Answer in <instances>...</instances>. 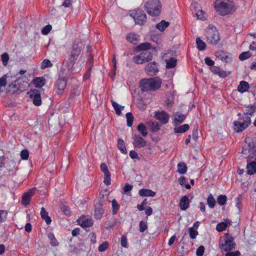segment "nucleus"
I'll return each mask as SVG.
<instances>
[{"label":"nucleus","mask_w":256,"mask_h":256,"mask_svg":"<svg viewBox=\"0 0 256 256\" xmlns=\"http://www.w3.org/2000/svg\"><path fill=\"white\" fill-rule=\"evenodd\" d=\"M215 56L220 60L222 62L226 63H230L232 61L230 53L222 50H218L215 52Z\"/></svg>","instance_id":"obj_11"},{"label":"nucleus","mask_w":256,"mask_h":256,"mask_svg":"<svg viewBox=\"0 0 256 256\" xmlns=\"http://www.w3.org/2000/svg\"><path fill=\"white\" fill-rule=\"evenodd\" d=\"M247 172L250 175L256 173V162L251 160L250 157L247 160Z\"/></svg>","instance_id":"obj_19"},{"label":"nucleus","mask_w":256,"mask_h":256,"mask_svg":"<svg viewBox=\"0 0 256 256\" xmlns=\"http://www.w3.org/2000/svg\"><path fill=\"white\" fill-rule=\"evenodd\" d=\"M256 112V106L255 104L248 105L246 106L244 114L246 116H252Z\"/></svg>","instance_id":"obj_26"},{"label":"nucleus","mask_w":256,"mask_h":256,"mask_svg":"<svg viewBox=\"0 0 256 256\" xmlns=\"http://www.w3.org/2000/svg\"><path fill=\"white\" fill-rule=\"evenodd\" d=\"M174 118L173 120V124L174 126H177L182 123L186 118L185 114H180L178 112L174 114Z\"/></svg>","instance_id":"obj_23"},{"label":"nucleus","mask_w":256,"mask_h":256,"mask_svg":"<svg viewBox=\"0 0 256 256\" xmlns=\"http://www.w3.org/2000/svg\"><path fill=\"white\" fill-rule=\"evenodd\" d=\"M134 146L138 148H144L146 146V141L140 136L134 134L132 136Z\"/></svg>","instance_id":"obj_13"},{"label":"nucleus","mask_w":256,"mask_h":256,"mask_svg":"<svg viewBox=\"0 0 256 256\" xmlns=\"http://www.w3.org/2000/svg\"><path fill=\"white\" fill-rule=\"evenodd\" d=\"M82 44L79 40H75L73 42L72 50L67 62V68L69 70H72L76 60H77L81 52V46Z\"/></svg>","instance_id":"obj_2"},{"label":"nucleus","mask_w":256,"mask_h":256,"mask_svg":"<svg viewBox=\"0 0 256 256\" xmlns=\"http://www.w3.org/2000/svg\"><path fill=\"white\" fill-rule=\"evenodd\" d=\"M10 86L14 88L16 91L24 92L28 86V82L24 80V78H18Z\"/></svg>","instance_id":"obj_8"},{"label":"nucleus","mask_w":256,"mask_h":256,"mask_svg":"<svg viewBox=\"0 0 256 256\" xmlns=\"http://www.w3.org/2000/svg\"><path fill=\"white\" fill-rule=\"evenodd\" d=\"M192 139L196 142L198 138V125L197 124L194 126L192 133Z\"/></svg>","instance_id":"obj_49"},{"label":"nucleus","mask_w":256,"mask_h":256,"mask_svg":"<svg viewBox=\"0 0 256 256\" xmlns=\"http://www.w3.org/2000/svg\"><path fill=\"white\" fill-rule=\"evenodd\" d=\"M104 210L102 208V205L100 203L96 204L95 206V210L94 216L97 220H100L104 214Z\"/></svg>","instance_id":"obj_21"},{"label":"nucleus","mask_w":256,"mask_h":256,"mask_svg":"<svg viewBox=\"0 0 256 256\" xmlns=\"http://www.w3.org/2000/svg\"><path fill=\"white\" fill-rule=\"evenodd\" d=\"M112 214L114 215L117 214L120 208V205L118 203L117 201L114 199L112 201Z\"/></svg>","instance_id":"obj_40"},{"label":"nucleus","mask_w":256,"mask_h":256,"mask_svg":"<svg viewBox=\"0 0 256 256\" xmlns=\"http://www.w3.org/2000/svg\"><path fill=\"white\" fill-rule=\"evenodd\" d=\"M252 147H250V145L248 144L247 146H245L242 152V153L244 154H247L252 150Z\"/></svg>","instance_id":"obj_62"},{"label":"nucleus","mask_w":256,"mask_h":256,"mask_svg":"<svg viewBox=\"0 0 256 256\" xmlns=\"http://www.w3.org/2000/svg\"><path fill=\"white\" fill-rule=\"evenodd\" d=\"M210 70L212 73L222 78L226 77L230 74V72L224 70L222 68L218 66H212L210 68Z\"/></svg>","instance_id":"obj_18"},{"label":"nucleus","mask_w":256,"mask_h":256,"mask_svg":"<svg viewBox=\"0 0 256 256\" xmlns=\"http://www.w3.org/2000/svg\"><path fill=\"white\" fill-rule=\"evenodd\" d=\"M162 84V80L158 77L144 78L140 80V86L142 91H155L158 90Z\"/></svg>","instance_id":"obj_1"},{"label":"nucleus","mask_w":256,"mask_h":256,"mask_svg":"<svg viewBox=\"0 0 256 256\" xmlns=\"http://www.w3.org/2000/svg\"><path fill=\"white\" fill-rule=\"evenodd\" d=\"M126 118L127 122V126L131 127L134 121V116L132 112H128L126 114Z\"/></svg>","instance_id":"obj_45"},{"label":"nucleus","mask_w":256,"mask_h":256,"mask_svg":"<svg viewBox=\"0 0 256 256\" xmlns=\"http://www.w3.org/2000/svg\"><path fill=\"white\" fill-rule=\"evenodd\" d=\"M100 170L104 174H106V173H108V172H109V170H108V166H107V165L105 164V163H102L101 164L100 166Z\"/></svg>","instance_id":"obj_63"},{"label":"nucleus","mask_w":256,"mask_h":256,"mask_svg":"<svg viewBox=\"0 0 256 256\" xmlns=\"http://www.w3.org/2000/svg\"><path fill=\"white\" fill-rule=\"evenodd\" d=\"M140 54L135 56L133 57V61L136 64H142L144 63V61H143Z\"/></svg>","instance_id":"obj_53"},{"label":"nucleus","mask_w":256,"mask_h":256,"mask_svg":"<svg viewBox=\"0 0 256 256\" xmlns=\"http://www.w3.org/2000/svg\"><path fill=\"white\" fill-rule=\"evenodd\" d=\"M206 36L207 42L212 45L217 44L220 40L218 32L216 27L211 25L206 30Z\"/></svg>","instance_id":"obj_5"},{"label":"nucleus","mask_w":256,"mask_h":256,"mask_svg":"<svg viewBox=\"0 0 256 256\" xmlns=\"http://www.w3.org/2000/svg\"><path fill=\"white\" fill-rule=\"evenodd\" d=\"M104 182L107 186H109L111 184L110 174L108 172L104 174Z\"/></svg>","instance_id":"obj_58"},{"label":"nucleus","mask_w":256,"mask_h":256,"mask_svg":"<svg viewBox=\"0 0 256 256\" xmlns=\"http://www.w3.org/2000/svg\"><path fill=\"white\" fill-rule=\"evenodd\" d=\"M48 239L50 240V244L52 246H58V242L53 234L50 233L48 235Z\"/></svg>","instance_id":"obj_46"},{"label":"nucleus","mask_w":256,"mask_h":256,"mask_svg":"<svg viewBox=\"0 0 256 256\" xmlns=\"http://www.w3.org/2000/svg\"><path fill=\"white\" fill-rule=\"evenodd\" d=\"M252 56V54L250 51L244 52L241 53L239 56V59L240 60H246Z\"/></svg>","instance_id":"obj_47"},{"label":"nucleus","mask_w":256,"mask_h":256,"mask_svg":"<svg viewBox=\"0 0 256 256\" xmlns=\"http://www.w3.org/2000/svg\"><path fill=\"white\" fill-rule=\"evenodd\" d=\"M137 130L140 133L142 136H146L148 134L146 126L143 124H140L137 126Z\"/></svg>","instance_id":"obj_37"},{"label":"nucleus","mask_w":256,"mask_h":256,"mask_svg":"<svg viewBox=\"0 0 256 256\" xmlns=\"http://www.w3.org/2000/svg\"><path fill=\"white\" fill-rule=\"evenodd\" d=\"M52 66V64L50 60L44 59L41 63L40 68L44 70L46 68H51Z\"/></svg>","instance_id":"obj_42"},{"label":"nucleus","mask_w":256,"mask_h":256,"mask_svg":"<svg viewBox=\"0 0 256 256\" xmlns=\"http://www.w3.org/2000/svg\"><path fill=\"white\" fill-rule=\"evenodd\" d=\"M117 146L118 149L122 153L124 154H127L125 143L121 138H119L118 140Z\"/></svg>","instance_id":"obj_31"},{"label":"nucleus","mask_w":256,"mask_h":256,"mask_svg":"<svg viewBox=\"0 0 256 256\" xmlns=\"http://www.w3.org/2000/svg\"><path fill=\"white\" fill-rule=\"evenodd\" d=\"M178 206L182 210H187L190 206V200L188 196H182L180 199Z\"/></svg>","instance_id":"obj_20"},{"label":"nucleus","mask_w":256,"mask_h":256,"mask_svg":"<svg viewBox=\"0 0 256 256\" xmlns=\"http://www.w3.org/2000/svg\"><path fill=\"white\" fill-rule=\"evenodd\" d=\"M178 182L181 186H184L187 189L191 188L190 186L188 184V180L184 176H180L178 179Z\"/></svg>","instance_id":"obj_44"},{"label":"nucleus","mask_w":256,"mask_h":256,"mask_svg":"<svg viewBox=\"0 0 256 256\" xmlns=\"http://www.w3.org/2000/svg\"><path fill=\"white\" fill-rule=\"evenodd\" d=\"M154 117L164 124H167L170 118L168 114L164 110L156 112Z\"/></svg>","instance_id":"obj_17"},{"label":"nucleus","mask_w":256,"mask_h":256,"mask_svg":"<svg viewBox=\"0 0 256 256\" xmlns=\"http://www.w3.org/2000/svg\"><path fill=\"white\" fill-rule=\"evenodd\" d=\"M30 97L32 99L33 104L36 106H40L42 104L40 93L39 90H31L28 92Z\"/></svg>","instance_id":"obj_12"},{"label":"nucleus","mask_w":256,"mask_h":256,"mask_svg":"<svg viewBox=\"0 0 256 256\" xmlns=\"http://www.w3.org/2000/svg\"><path fill=\"white\" fill-rule=\"evenodd\" d=\"M196 44L198 49L200 51L204 50L206 48V44L200 38H196Z\"/></svg>","instance_id":"obj_36"},{"label":"nucleus","mask_w":256,"mask_h":256,"mask_svg":"<svg viewBox=\"0 0 256 256\" xmlns=\"http://www.w3.org/2000/svg\"><path fill=\"white\" fill-rule=\"evenodd\" d=\"M36 192V188H32L29 190L27 192H24L22 198V204L26 206H28L31 200Z\"/></svg>","instance_id":"obj_14"},{"label":"nucleus","mask_w":256,"mask_h":256,"mask_svg":"<svg viewBox=\"0 0 256 256\" xmlns=\"http://www.w3.org/2000/svg\"><path fill=\"white\" fill-rule=\"evenodd\" d=\"M144 70L150 76H156L159 72L158 64L155 62H150L146 66Z\"/></svg>","instance_id":"obj_10"},{"label":"nucleus","mask_w":256,"mask_h":256,"mask_svg":"<svg viewBox=\"0 0 256 256\" xmlns=\"http://www.w3.org/2000/svg\"><path fill=\"white\" fill-rule=\"evenodd\" d=\"M121 246L124 248H127L128 247V243L127 238L126 236L122 235L121 237L120 240Z\"/></svg>","instance_id":"obj_59"},{"label":"nucleus","mask_w":256,"mask_h":256,"mask_svg":"<svg viewBox=\"0 0 256 256\" xmlns=\"http://www.w3.org/2000/svg\"><path fill=\"white\" fill-rule=\"evenodd\" d=\"M126 38L128 41L134 44H136L140 40V36L133 32L127 34Z\"/></svg>","instance_id":"obj_22"},{"label":"nucleus","mask_w":256,"mask_h":256,"mask_svg":"<svg viewBox=\"0 0 256 256\" xmlns=\"http://www.w3.org/2000/svg\"><path fill=\"white\" fill-rule=\"evenodd\" d=\"M40 216L42 218L45 220L46 224H49L52 222L51 218L48 216V212H46L44 208L42 207L40 210Z\"/></svg>","instance_id":"obj_30"},{"label":"nucleus","mask_w":256,"mask_h":256,"mask_svg":"<svg viewBox=\"0 0 256 256\" xmlns=\"http://www.w3.org/2000/svg\"><path fill=\"white\" fill-rule=\"evenodd\" d=\"M251 124L250 118L247 116L244 122H240L238 121L234 122V129L237 132H240L246 129Z\"/></svg>","instance_id":"obj_9"},{"label":"nucleus","mask_w":256,"mask_h":256,"mask_svg":"<svg viewBox=\"0 0 256 256\" xmlns=\"http://www.w3.org/2000/svg\"><path fill=\"white\" fill-rule=\"evenodd\" d=\"M138 194L142 196L154 197L156 196V192L150 189L142 188L139 190Z\"/></svg>","instance_id":"obj_24"},{"label":"nucleus","mask_w":256,"mask_h":256,"mask_svg":"<svg viewBox=\"0 0 256 256\" xmlns=\"http://www.w3.org/2000/svg\"><path fill=\"white\" fill-rule=\"evenodd\" d=\"M6 85V75H4L0 78V92L2 91V87H4Z\"/></svg>","instance_id":"obj_55"},{"label":"nucleus","mask_w":256,"mask_h":256,"mask_svg":"<svg viewBox=\"0 0 256 256\" xmlns=\"http://www.w3.org/2000/svg\"><path fill=\"white\" fill-rule=\"evenodd\" d=\"M204 252V247L203 246H200L196 250L197 256H203Z\"/></svg>","instance_id":"obj_61"},{"label":"nucleus","mask_w":256,"mask_h":256,"mask_svg":"<svg viewBox=\"0 0 256 256\" xmlns=\"http://www.w3.org/2000/svg\"><path fill=\"white\" fill-rule=\"evenodd\" d=\"M227 224L223 222L218 223L216 226V230L218 232H222L226 229Z\"/></svg>","instance_id":"obj_52"},{"label":"nucleus","mask_w":256,"mask_h":256,"mask_svg":"<svg viewBox=\"0 0 256 256\" xmlns=\"http://www.w3.org/2000/svg\"><path fill=\"white\" fill-rule=\"evenodd\" d=\"M214 4L216 12L221 16H226L232 11L233 6L229 3L228 0H216Z\"/></svg>","instance_id":"obj_4"},{"label":"nucleus","mask_w":256,"mask_h":256,"mask_svg":"<svg viewBox=\"0 0 256 256\" xmlns=\"http://www.w3.org/2000/svg\"><path fill=\"white\" fill-rule=\"evenodd\" d=\"M190 126L188 124H184L178 127L174 128V132L176 134L184 133L188 130Z\"/></svg>","instance_id":"obj_29"},{"label":"nucleus","mask_w":256,"mask_h":256,"mask_svg":"<svg viewBox=\"0 0 256 256\" xmlns=\"http://www.w3.org/2000/svg\"><path fill=\"white\" fill-rule=\"evenodd\" d=\"M77 222L80 226L86 230V228L91 227L94 224L92 218H88L85 216H81L78 219Z\"/></svg>","instance_id":"obj_15"},{"label":"nucleus","mask_w":256,"mask_h":256,"mask_svg":"<svg viewBox=\"0 0 256 256\" xmlns=\"http://www.w3.org/2000/svg\"><path fill=\"white\" fill-rule=\"evenodd\" d=\"M8 212L6 210H0V224L4 222L7 218Z\"/></svg>","instance_id":"obj_57"},{"label":"nucleus","mask_w":256,"mask_h":256,"mask_svg":"<svg viewBox=\"0 0 256 256\" xmlns=\"http://www.w3.org/2000/svg\"><path fill=\"white\" fill-rule=\"evenodd\" d=\"M188 232L190 236L192 239L196 238L198 234V232L197 230H194V228H188Z\"/></svg>","instance_id":"obj_48"},{"label":"nucleus","mask_w":256,"mask_h":256,"mask_svg":"<svg viewBox=\"0 0 256 256\" xmlns=\"http://www.w3.org/2000/svg\"><path fill=\"white\" fill-rule=\"evenodd\" d=\"M249 88V84L248 82L246 81H241L238 87V90L239 92L243 93L247 91Z\"/></svg>","instance_id":"obj_28"},{"label":"nucleus","mask_w":256,"mask_h":256,"mask_svg":"<svg viewBox=\"0 0 256 256\" xmlns=\"http://www.w3.org/2000/svg\"><path fill=\"white\" fill-rule=\"evenodd\" d=\"M20 156L22 160H27L29 156V152L27 150H23L20 152Z\"/></svg>","instance_id":"obj_60"},{"label":"nucleus","mask_w":256,"mask_h":256,"mask_svg":"<svg viewBox=\"0 0 256 256\" xmlns=\"http://www.w3.org/2000/svg\"><path fill=\"white\" fill-rule=\"evenodd\" d=\"M109 244L108 242H104L100 244L98 248V250L100 252L106 251L108 247Z\"/></svg>","instance_id":"obj_50"},{"label":"nucleus","mask_w":256,"mask_h":256,"mask_svg":"<svg viewBox=\"0 0 256 256\" xmlns=\"http://www.w3.org/2000/svg\"><path fill=\"white\" fill-rule=\"evenodd\" d=\"M235 243L233 237L228 233L224 234L222 240L219 243V246L221 250L225 252H229L234 247Z\"/></svg>","instance_id":"obj_6"},{"label":"nucleus","mask_w":256,"mask_h":256,"mask_svg":"<svg viewBox=\"0 0 256 256\" xmlns=\"http://www.w3.org/2000/svg\"><path fill=\"white\" fill-rule=\"evenodd\" d=\"M148 228L146 222L140 221L139 224V231L140 232H144Z\"/></svg>","instance_id":"obj_54"},{"label":"nucleus","mask_w":256,"mask_h":256,"mask_svg":"<svg viewBox=\"0 0 256 256\" xmlns=\"http://www.w3.org/2000/svg\"><path fill=\"white\" fill-rule=\"evenodd\" d=\"M204 62L208 66L212 67L214 66V62L209 57H206L204 58Z\"/></svg>","instance_id":"obj_64"},{"label":"nucleus","mask_w":256,"mask_h":256,"mask_svg":"<svg viewBox=\"0 0 256 256\" xmlns=\"http://www.w3.org/2000/svg\"><path fill=\"white\" fill-rule=\"evenodd\" d=\"M140 54L142 56V58L144 63L148 62L152 59V54L149 52H142Z\"/></svg>","instance_id":"obj_32"},{"label":"nucleus","mask_w":256,"mask_h":256,"mask_svg":"<svg viewBox=\"0 0 256 256\" xmlns=\"http://www.w3.org/2000/svg\"><path fill=\"white\" fill-rule=\"evenodd\" d=\"M144 7L152 16H159L162 10V4L159 0H149L145 3Z\"/></svg>","instance_id":"obj_3"},{"label":"nucleus","mask_w":256,"mask_h":256,"mask_svg":"<svg viewBox=\"0 0 256 256\" xmlns=\"http://www.w3.org/2000/svg\"><path fill=\"white\" fill-rule=\"evenodd\" d=\"M1 59L4 66H6L7 65L8 61L9 60L8 54L6 52H4L1 55Z\"/></svg>","instance_id":"obj_51"},{"label":"nucleus","mask_w":256,"mask_h":256,"mask_svg":"<svg viewBox=\"0 0 256 256\" xmlns=\"http://www.w3.org/2000/svg\"><path fill=\"white\" fill-rule=\"evenodd\" d=\"M46 82V80L43 77H38L34 80L33 83L35 87L40 88L43 86Z\"/></svg>","instance_id":"obj_27"},{"label":"nucleus","mask_w":256,"mask_h":256,"mask_svg":"<svg viewBox=\"0 0 256 256\" xmlns=\"http://www.w3.org/2000/svg\"><path fill=\"white\" fill-rule=\"evenodd\" d=\"M166 68H174L176 65L177 60L176 59L171 58L168 60H166Z\"/></svg>","instance_id":"obj_39"},{"label":"nucleus","mask_w":256,"mask_h":256,"mask_svg":"<svg viewBox=\"0 0 256 256\" xmlns=\"http://www.w3.org/2000/svg\"><path fill=\"white\" fill-rule=\"evenodd\" d=\"M130 15L134 19L136 24L143 25L146 22V15L142 10L138 9Z\"/></svg>","instance_id":"obj_7"},{"label":"nucleus","mask_w":256,"mask_h":256,"mask_svg":"<svg viewBox=\"0 0 256 256\" xmlns=\"http://www.w3.org/2000/svg\"><path fill=\"white\" fill-rule=\"evenodd\" d=\"M169 25L170 23L168 22L162 20L160 22L156 24V28L159 30L160 32H163Z\"/></svg>","instance_id":"obj_34"},{"label":"nucleus","mask_w":256,"mask_h":256,"mask_svg":"<svg viewBox=\"0 0 256 256\" xmlns=\"http://www.w3.org/2000/svg\"><path fill=\"white\" fill-rule=\"evenodd\" d=\"M227 200V197L226 195L221 194L218 196L217 202L218 204L222 206L226 204Z\"/></svg>","instance_id":"obj_43"},{"label":"nucleus","mask_w":256,"mask_h":256,"mask_svg":"<svg viewBox=\"0 0 256 256\" xmlns=\"http://www.w3.org/2000/svg\"><path fill=\"white\" fill-rule=\"evenodd\" d=\"M112 104L114 108V110L116 111V113L117 115L120 116L122 114V110H123L124 108V106H122L118 104V103L114 101L113 100H111Z\"/></svg>","instance_id":"obj_33"},{"label":"nucleus","mask_w":256,"mask_h":256,"mask_svg":"<svg viewBox=\"0 0 256 256\" xmlns=\"http://www.w3.org/2000/svg\"><path fill=\"white\" fill-rule=\"evenodd\" d=\"M187 171V166L184 162L178 164V172L180 174H184Z\"/></svg>","instance_id":"obj_35"},{"label":"nucleus","mask_w":256,"mask_h":256,"mask_svg":"<svg viewBox=\"0 0 256 256\" xmlns=\"http://www.w3.org/2000/svg\"><path fill=\"white\" fill-rule=\"evenodd\" d=\"M52 29V26L50 24H48L44 27L42 30L41 32L44 35H47Z\"/></svg>","instance_id":"obj_56"},{"label":"nucleus","mask_w":256,"mask_h":256,"mask_svg":"<svg viewBox=\"0 0 256 256\" xmlns=\"http://www.w3.org/2000/svg\"><path fill=\"white\" fill-rule=\"evenodd\" d=\"M147 124L150 127L152 132H158L160 128V125L158 122H150Z\"/></svg>","instance_id":"obj_38"},{"label":"nucleus","mask_w":256,"mask_h":256,"mask_svg":"<svg viewBox=\"0 0 256 256\" xmlns=\"http://www.w3.org/2000/svg\"><path fill=\"white\" fill-rule=\"evenodd\" d=\"M207 204L208 206L212 208L214 207L216 204V200L214 198L213 196H212V194H210L208 198H207Z\"/></svg>","instance_id":"obj_41"},{"label":"nucleus","mask_w":256,"mask_h":256,"mask_svg":"<svg viewBox=\"0 0 256 256\" xmlns=\"http://www.w3.org/2000/svg\"><path fill=\"white\" fill-rule=\"evenodd\" d=\"M152 46L148 42H144L139 44L135 48L136 52H148L151 48Z\"/></svg>","instance_id":"obj_25"},{"label":"nucleus","mask_w":256,"mask_h":256,"mask_svg":"<svg viewBox=\"0 0 256 256\" xmlns=\"http://www.w3.org/2000/svg\"><path fill=\"white\" fill-rule=\"evenodd\" d=\"M55 86L58 89L57 93L62 94L64 92V76L62 72H60L58 78L56 80Z\"/></svg>","instance_id":"obj_16"}]
</instances>
